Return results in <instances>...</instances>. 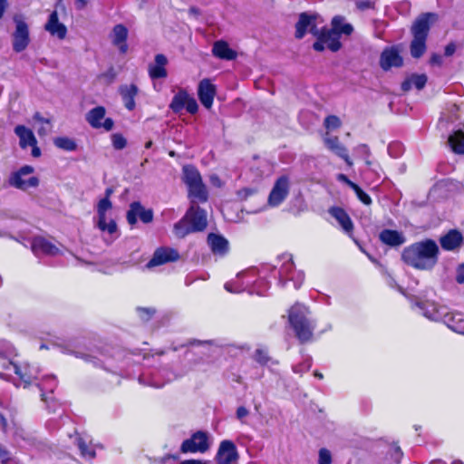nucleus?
Wrapping results in <instances>:
<instances>
[{"label":"nucleus","mask_w":464,"mask_h":464,"mask_svg":"<svg viewBox=\"0 0 464 464\" xmlns=\"http://www.w3.org/2000/svg\"><path fill=\"white\" fill-rule=\"evenodd\" d=\"M337 179L341 182L345 183L347 186H349L351 188H353L356 183L353 182L348 179V177L344 174H339L337 176Z\"/></svg>","instance_id":"58"},{"label":"nucleus","mask_w":464,"mask_h":464,"mask_svg":"<svg viewBox=\"0 0 464 464\" xmlns=\"http://www.w3.org/2000/svg\"><path fill=\"white\" fill-rule=\"evenodd\" d=\"M418 306L422 310L423 315L433 321H440L443 318L445 310L439 307L434 303L422 302L418 303Z\"/></svg>","instance_id":"33"},{"label":"nucleus","mask_w":464,"mask_h":464,"mask_svg":"<svg viewBox=\"0 0 464 464\" xmlns=\"http://www.w3.org/2000/svg\"><path fill=\"white\" fill-rule=\"evenodd\" d=\"M329 213L337 220L345 233L351 234L353 232V223L343 208L334 207L330 208Z\"/></svg>","instance_id":"29"},{"label":"nucleus","mask_w":464,"mask_h":464,"mask_svg":"<svg viewBox=\"0 0 464 464\" xmlns=\"http://www.w3.org/2000/svg\"><path fill=\"white\" fill-rule=\"evenodd\" d=\"M307 307L300 304H294L288 313L289 323L302 343L312 339L314 329V324L307 318Z\"/></svg>","instance_id":"4"},{"label":"nucleus","mask_w":464,"mask_h":464,"mask_svg":"<svg viewBox=\"0 0 464 464\" xmlns=\"http://www.w3.org/2000/svg\"><path fill=\"white\" fill-rule=\"evenodd\" d=\"M456 281L464 285V264L459 265L457 268Z\"/></svg>","instance_id":"54"},{"label":"nucleus","mask_w":464,"mask_h":464,"mask_svg":"<svg viewBox=\"0 0 464 464\" xmlns=\"http://www.w3.org/2000/svg\"><path fill=\"white\" fill-rule=\"evenodd\" d=\"M34 119L37 121H40V122H44V123H47V124H50V120L48 119H45L44 118L40 112H36L34 113Z\"/></svg>","instance_id":"62"},{"label":"nucleus","mask_w":464,"mask_h":464,"mask_svg":"<svg viewBox=\"0 0 464 464\" xmlns=\"http://www.w3.org/2000/svg\"><path fill=\"white\" fill-rule=\"evenodd\" d=\"M44 29L51 35L56 36L60 40L64 39L67 34V28L63 23L59 22L58 13L56 10L50 14L48 21L44 25Z\"/></svg>","instance_id":"21"},{"label":"nucleus","mask_w":464,"mask_h":464,"mask_svg":"<svg viewBox=\"0 0 464 464\" xmlns=\"http://www.w3.org/2000/svg\"><path fill=\"white\" fill-rule=\"evenodd\" d=\"M106 110L103 106H97L86 114V121L93 129H103L110 131L113 129L114 121L111 118H105Z\"/></svg>","instance_id":"11"},{"label":"nucleus","mask_w":464,"mask_h":464,"mask_svg":"<svg viewBox=\"0 0 464 464\" xmlns=\"http://www.w3.org/2000/svg\"><path fill=\"white\" fill-rule=\"evenodd\" d=\"M430 65L441 66L443 63L442 56L439 53H432L430 58Z\"/></svg>","instance_id":"52"},{"label":"nucleus","mask_w":464,"mask_h":464,"mask_svg":"<svg viewBox=\"0 0 464 464\" xmlns=\"http://www.w3.org/2000/svg\"><path fill=\"white\" fill-rule=\"evenodd\" d=\"M10 459V452L0 445V463L7 464Z\"/></svg>","instance_id":"51"},{"label":"nucleus","mask_w":464,"mask_h":464,"mask_svg":"<svg viewBox=\"0 0 464 464\" xmlns=\"http://www.w3.org/2000/svg\"><path fill=\"white\" fill-rule=\"evenodd\" d=\"M324 127L328 130L337 129L341 126L340 119L335 115H329L324 119Z\"/></svg>","instance_id":"46"},{"label":"nucleus","mask_w":464,"mask_h":464,"mask_svg":"<svg viewBox=\"0 0 464 464\" xmlns=\"http://www.w3.org/2000/svg\"><path fill=\"white\" fill-rule=\"evenodd\" d=\"M311 34L317 37L313 44V48L317 52H323L325 46L332 52H337L342 47L338 33L334 30L326 28L318 30L316 26H313Z\"/></svg>","instance_id":"7"},{"label":"nucleus","mask_w":464,"mask_h":464,"mask_svg":"<svg viewBox=\"0 0 464 464\" xmlns=\"http://www.w3.org/2000/svg\"><path fill=\"white\" fill-rule=\"evenodd\" d=\"M14 353V348L12 347L11 353L5 352V350L0 348V364L5 369H9L10 367H13V364H15L13 362L9 356H11Z\"/></svg>","instance_id":"41"},{"label":"nucleus","mask_w":464,"mask_h":464,"mask_svg":"<svg viewBox=\"0 0 464 464\" xmlns=\"http://www.w3.org/2000/svg\"><path fill=\"white\" fill-rule=\"evenodd\" d=\"M248 413H249L248 410L244 406H240L237 409V417L240 420H242L245 417H246L248 415Z\"/></svg>","instance_id":"57"},{"label":"nucleus","mask_w":464,"mask_h":464,"mask_svg":"<svg viewBox=\"0 0 464 464\" xmlns=\"http://www.w3.org/2000/svg\"><path fill=\"white\" fill-rule=\"evenodd\" d=\"M112 208V204L108 198H102L97 206V213H98V223L97 226L99 229L102 231H107L109 234L112 235L117 232V225L116 222L112 219L107 223L106 221V212Z\"/></svg>","instance_id":"14"},{"label":"nucleus","mask_w":464,"mask_h":464,"mask_svg":"<svg viewBox=\"0 0 464 464\" xmlns=\"http://www.w3.org/2000/svg\"><path fill=\"white\" fill-rule=\"evenodd\" d=\"M276 264L273 266L278 269V285L284 287L288 280L293 281L295 287L299 288L304 279L303 272L295 273V264L291 254L284 253L279 255L276 260Z\"/></svg>","instance_id":"6"},{"label":"nucleus","mask_w":464,"mask_h":464,"mask_svg":"<svg viewBox=\"0 0 464 464\" xmlns=\"http://www.w3.org/2000/svg\"><path fill=\"white\" fill-rule=\"evenodd\" d=\"M403 453L400 447H395L393 450L392 457L394 458L395 464H399L402 459Z\"/></svg>","instance_id":"55"},{"label":"nucleus","mask_w":464,"mask_h":464,"mask_svg":"<svg viewBox=\"0 0 464 464\" xmlns=\"http://www.w3.org/2000/svg\"><path fill=\"white\" fill-rule=\"evenodd\" d=\"M412 87V82L411 80V77L407 78L405 81L402 82L401 83V90L403 92H408L411 89Z\"/></svg>","instance_id":"59"},{"label":"nucleus","mask_w":464,"mask_h":464,"mask_svg":"<svg viewBox=\"0 0 464 464\" xmlns=\"http://www.w3.org/2000/svg\"><path fill=\"white\" fill-rule=\"evenodd\" d=\"M138 313L141 320L149 321L155 314V310L152 308H138Z\"/></svg>","instance_id":"49"},{"label":"nucleus","mask_w":464,"mask_h":464,"mask_svg":"<svg viewBox=\"0 0 464 464\" xmlns=\"http://www.w3.org/2000/svg\"><path fill=\"white\" fill-rule=\"evenodd\" d=\"M442 320L452 331L459 334H464V314L447 313L445 311Z\"/></svg>","instance_id":"32"},{"label":"nucleus","mask_w":464,"mask_h":464,"mask_svg":"<svg viewBox=\"0 0 464 464\" xmlns=\"http://www.w3.org/2000/svg\"><path fill=\"white\" fill-rule=\"evenodd\" d=\"M6 8V0H0V19L3 17Z\"/></svg>","instance_id":"64"},{"label":"nucleus","mask_w":464,"mask_h":464,"mask_svg":"<svg viewBox=\"0 0 464 464\" xmlns=\"http://www.w3.org/2000/svg\"><path fill=\"white\" fill-rule=\"evenodd\" d=\"M462 242L463 237L461 233L456 229L450 230L446 235L440 238L441 247L447 251H453L459 248Z\"/></svg>","instance_id":"25"},{"label":"nucleus","mask_w":464,"mask_h":464,"mask_svg":"<svg viewBox=\"0 0 464 464\" xmlns=\"http://www.w3.org/2000/svg\"><path fill=\"white\" fill-rule=\"evenodd\" d=\"M14 22L15 30L13 33V49L16 53H21L26 49L30 43L29 27L20 15H15Z\"/></svg>","instance_id":"9"},{"label":"nucleus","mask_w":464,"mask_h":464,"mask_svg":"<svg viewBox=\"0 0 464 464\" xmlns=\"http://www.w3.org/2000/svg\"><path fill=\"white\" fill-rule=\"evenodd\" d=\"M238 458V452L233 441L225 440L220 442L216 456L218 464H236Z\"/></svg>","instance_id":"16"},{"label":"nucleus","mask_w":464,"mask_h":464,"mask_svg":"<svg viewBox=\"0 0 464 464\" xmlns=\"http://www.w3.org/2000/svg\"><path fill=\"white\" fill-rule=\"evenodd\" d=\"M290 181L287 176L279 177L268 196V204L272 207L279 206L287 197L289 193Z\"/></svg>","instance_id":"13"},{"label":"nucleus","mask_w":464,"mask_h":464,"mask_svg":"<svg viewBox=\"0 0 464 464\" xmlns=\"http://www.w3.org/2000/svg\"><path fill=\"white\" fill-rule=\"evenodd\" d=\"M168 59L164 54H156L154 63H150L148 68L150 77L152 80L166 78L168 76V72L166 69Z\"/></svg>","instance_id":"22"},{"label":"nucleus","mask_w":464,"mask_h":464,"mask_svg":"<svg viewBox=\"0 0 464 464\" xmlns=\"http://www.w3.org/2000/svg\"><path fill=\"white\" fill-rule=\"evenodd\" d=\"M212 53L215 57L226 61L235 60L237 56V52L231 49L224 40H218L213 44Z\"/></svg>","instance_id":"27"},{"label":"nucleus","mask_w":464,"mask_h":464,"mask_svg":"<svg viewBox=\"0 0 464 464\" xmlns=\"http://www.w3.org/2000/svg\"><path fill=\"white\" fill-rule=\"evenodd\" d=\"M32 147V156L34 158H38L41 156V150L39 147H37V143H34V145H30Z\"/></svg>","instance_id":"61"},{"label":"nucleus","mask_w":464,"mask_h":464,"mask_svg":"<svg viewBox=\"0 0 464 464\" xmlns=\"http://www.w3.org/2000/svg\"><path fill=\"white\" fill-rule=\"evenodd\" d=\"M448 142L453 150L457 154L464 155V130H458L454 131L448 140Z\"/></svg>","instance_id":"36"},{"label":"nucleus","mask_w":464,"mask_h":464,"mask_svg":"<svg viewBox=\"0 0 464 464\" xmlns=\"http://www.w3.org/2000/svg\"><path fill=\"white\" fill-rule=\"evenodd\" d=\"M179 464H208L206 461L199 459H186L182 460Z\"/></svg>","instance_id":"63"},{"label":"nucleus","mask_w":464,"mask_h":464,"mask_svg":"<svg viewBox=\"0 0 464 464\" xmlns=\"http://www.w3.org/2000/svg\"><path fill=\"white\" fill-rule=\"evenodd\" d=\"M14 133L19 138V145L22 149L37 143L34 132L24 125H17L14 128Z\"/></svg>","instance_id":"34"},{"label":"nucleus","mask_w":464,"mask_h":464,"mask_svg":"<svg viewBox=\"0 0 464 464\" xmlns=\"http://www.w3.org/2000/svg\"><path fill=\"white\" fill-rule=\"evenodd\" d=\"M53 144L66 151H74L77 149L76 142L68 137H57L53 140Z\"/></svg>","instance_id":"39"},{"label":"nucleus","mask_w":464,"mask_h":464,"mask_svg":"<svg viewBox=\"0 0 464 464\" xmlns=\"http://www.w3.org/2000/svg\"><path fill=\"white\" fill-rule=\"evenodd\" d=\"M128 38V29L125 25L119 24L112 29L111 42L118 47L121 53L124 54L128 51V44L126 43Z\"/></svg>","instance_id":"24"},{"label":"nucleus","mask_w":464,"mask_h":464,"mask_svg":"<svg viewBox=\"0 0 464 464\" xmlns=\"http://www.w3.org/2000/svg\"><path fill=\"white\" fill-rule=\"evenodd\" d=\"M76 445L81 451V455L84 459H93L96 457V452L92 448H90L84 440L76 434Z\"/></svg>","instance_id":"38"},{"label":"nucleus","mask_w":464,"mask_h":464,"mask_svg":"<svg viewBox=\"0 0 464 464\" xmlns=\"http://www.w3.org/2000/svg\"><path fill=\"white\" fill-rule=\"evenodd\" d=\"M318 464H332V455L327 449H321L319 450Z\"/></svg>","instance_id":"48"},{"label":"nucleus","mask_w":464,"mask_h":464,"mask_svg":"<svg viewBox=\"0 0 464 464\" xmlns=\"http://www.w3.org/2000/svg\"><path fill=\"white\" fill-rule=\"evenodd\" d=\"M332 30H334L338 33V35L345 34L351 35L353 32V26L351 24L344 23V17L343 16H334L332 20Z\"/></svg>","instance_id":"37"},{"label":"nucleus","mask_w":464,"mask_h":464,"mask_svg":"<svg viewBox=\"0 0 464 464\" xmlns=\"http://www.w3.org/2000/svg\"><path fill=\"white\" fill-rule=\"evenodd\" d=\"M456 49H457V45L454 42L448 44L444 49V55L447 57L453 55L456 52Z\"/></svg>","instance_id":"53"},{"label":"nucleus","mask_w":464,"mask_h":464,"mask_svg":"<svg viewBox=\"0 0 464 464\" xmlns=\"http://www.w3.org/2000/svg\"><path fill=\"white\" fill-rule=\"evenodd\" d=\"M208 244L214 255L224 256L228 251V241L220 235L210 233Z\"/></svg>","instance_id":"30"},{"label":"nucleus","mask_w":464,"mask_h":464,"mask_svg":"<svg viewBox=\"0 0 464 464\" xmlns=\"http://www.w3.org/2000/svg\"><path fill=\"white\" fill-rule=\"evenodd\" d=\"M225 289L230 293H239L241 288L239 286H235V283L227 282L224 285Z\"/></svg>","instance_id":"56"},{"label":"nucleus","mask_w":464,"mask_h":464,"mask_svg":"<svg viewBox=\"0 0 464 464\" xmlns=\"http://www.w3.org/2000/svg\"><path fill=\"white\" fill-rule=\"evenodd\" d=\"M182 181L188 187V198L193 201L205 203L208 199V193L203 183L201 175L193 165H185L182 168Z\"/></svg>","instance_id":"5"},{"label":"nucleus","mask_w":464,"mask_h":464,"mask_svg":"<svg viewBox=\"0 0 464 464\" xmlns=\"http://www.w3.org/2000/svg\"><path fill=\"white\" fill-rule=\"evenodd\" d=\"M126 218L130 226L135 225L138 218L144 224H148L153 220V210L145 208L139 201H134L130 205Z\"/></svg>","instance_id":"15"},{"label":"nucleus","mask_w":464,"mask_h":464,"mask_svg":"<svg viewBox=\"0 0 464 464\" xmlns=\"http://www.w3.org/2000/svg\"><path fill=\"white\" fill-rule=\"evenodd\" d=\"M112 146L116 150H122L127 145L126 139L120 133H114L111 136Z\"/></svg>","instance_id":"45"},{"label":"nucleus","mask_w":464,"mask_h":464,"mask_svg":"<svg viewBox=\"0 0 464 464\" xmlns=\"http://www.w3.org/2000/svg\"><path fill=\"white\" fill-rule=\"evenodd\" d=\"M255 360L262 364L266 365L270 361V357L268 356V353L264 349H256L254 355Z\"/></svg>","instance_id":"44"},{"label":"nucleus","mask_w":464,"mask_h":464,"mask_svg":"<svg viewBox=\"0 0 464 464\" xmlns=\"http://www.w3.org/2000/svg\"><path fill=\"white\" fill-rule=\"evenodd\" d=\"M411 80L412 82V86L418 90H421L426 85L428 78L425 74H412L411 76Z\"/></svg>","instance_id":"42"},{"label":"nucleus","mask_w":464,"mask_h":464,"mask_svg":"<svg viewBox=\"0 0 464 464\" xmlns=\"http://www.w3.org/2000/svg\"><path fill=\"white\" fill-rule=\"evenodd\" d=\"M179 254L176 249L169 247H160L155 250L151 259L148 262L147 267H154L169 262L177 261Z\"/></svg>","instance_id":"17"},{"label":"nucleus","mask_w":464,"mask_h":464,"mask_svg":"<svg viewBox=\"0 0 464 464\" xmlns=\"http://www.w3.org/2000/svg\"><path fill=\"white\" fill-rule=\"evenodd\" d=\"M14 372L20 377V379L26 384H30L34 380L38 379V371L34 367L25 365L24 367L13 364Z\"/></svg>","instance_id":"35"},{"label":"nucleus","mask_w":464,"mask_h":464,"mask_svg":"<svg viewBox=\"0 0 464 464\" xmlns=\"http://www.w3.org/2000/svg\"><path fill=\"white\" fill-rule=\"evenodd\" d=\"M34 171V169L30 165L21 167L9 177V185L21 190H26L29 188H36L39 185V179L37 177H31L27 179L24 178V176L29 175Z\"/></svg>","instance_id":"8"},{"label":"nucleus","mask_w":464,"mask_h":464,"mask_svg":"<svg viewBox=\"0 0 464 464\" xmlns=\"http://www.w3.org/2000/svg\"><path fill=\"white\" fill-rule=\"evenodd\" d=\"M139 92V89L137 85L131 84H123L119 87V93L123 101L125 108L131 111L135 109V97Z\"/></svg>","instance_id":"23"},{"label":"nucleus","mask_w":464,"mask_h":464,"mask_svg":"<svg viewBox=\"0 0 464 464\" xmlns=\"http://www.w3.org/2000/svg\"><path fill=\"white\" fill-rule=\"evenodd\" d=\"M31 249L36 256H54L60 254V249L43 237H36L32 240Z\"/></svg>","instance_id":"18"},{"label":"nucleus","mask_w":464,"mask_h":464,"mask_svg":"<svg viewBox=\"0 0 464 464\" xmlns=\"http://www.w3.org/2000/svg\"><path fill=\"white\" fill-rule=\"evenodd\" d=\"M311 366H312V359L306 358L305 360H304L303 362L294 365L293 371L295 373H303V372L309 371Z\"/></svg>","instance_id":"47"},{"label":"nucleus","mask_w":464,"mask_h":464,"mask_svg":"<svg viewBox=\"0 0 464 464\" xmlns=\"http://www.w3.org/2000/svg\"><path fill=\"white\" fill-rule=\"evenodd\" d=\"M440 249L432 239H424L405 247L401 258L407 265L420 270L433 268L439 260Z\"/></svg>","instance_id":"1"},{"label":"nucleus","mask_w":464,"mask_h":464,"mask_svg":"<svg viewBox=\"0 0 464 464\" xmlns=\"http://www.w3.org/2000/svg\"><path fill=\"white\" fill-rule=\"evenodd\" d=\"M352 189L355 192L358 199L362 201L363 204L367 206L372 204L371 197L367 193H365L357 184H355V186Z\"/></svg>","instance_id":"43"},{"label":"nucleus","mask_w":464,"mask_h":464,"mask_svg":"<svg viewBox=\"0 0 464 464\" xmlns=\"http://www.w3.org/2000/svg\"><path fill=\"white\" fill-rule=\"evenodd\" d=\"M437 19L438 15L434 13H423L412 23L411 27L412 39L410 44V53L412 58L420 59L426 53L428 35Z\"/></svg>","instance_id":"2"},{"label":"nucleus","mask_w":464,"mask_h":464,"mask_svg":"<svg viewBox=\"0 0 464 464\" xmlns=\"http://www.w3.org/2000/svg\"><path fill=\"white\" fill-rule=\"evenodd\" d=\"M191 199V206L185 216L174 225V233L179 238L194 232L203 231L208 226L207 213Z\"/></svg>","instance_id":"3"},{"label":"nucleus","mask_w":464,"mask_h":464,"mask_svg":"<svg viewBox=\"0 0 464 464\" xmlns=\"http://www.w3.org/2000/svg\"><path fill=\"white\" fill-rule=\"evenodd\" d=\"M402 64L403 59L396 47L385 48L381 53L380 66L382 70L388 71L392 67H401Z\"/></svg>","instance_id":"19"},{"label":"nucleus","mask_w":464,"mask_h":464,"mask_svg":"<svg viewBox=\"0 0 464 464\" xmlns=\"http://www.w3.org/2000/svg\"><path fill=\"white\" fill-rule=\"evenodd\" d=\"M209 449L208 437L204 431L195 432L189 439L185 440L181 446L182 453L206 452Z\"/></svg>","instance_id":"12"},{"label":"nucleus","mask_w":464,"mask_h":464,"mask_svg":"<svg viewBox=\"0 0 464 464\" xmlns=\"http://www.w3.org/2000/svg\"><path fill=\"white\" fill-rule=\"evenodd\" d=\"M315 14H308L307 13H302L299 15L298 22L295 24V37L302 39L306 32L311 33V28L315 25Z\"/></svg>","instance_id":"26"},{"label":"nucleus","mask_w":464,"mask_h":464,"mask_svg":"<svg viewBox=\"0 0 464 464\" xmlns=\"http://www.w3.org/2000/svg\"><path fill=\"white\" fill-rule=\"evenodd\" d=\"M357 9L360 11H365L367 9H374L375 3L371 0H360L355 3Z\"/></svg>","instance_id":"50"},{"label":"nucleus","mask_w":464,"mask_h":464,"mask_svg":"<svg viewBox=\"0 0 464 464\" xmlns=\"http://www.w3.org/2000/svg\"><path fill=\"white\" fill-rule=\"evenodd\" d=\"M325 146L336 154L338 157L342 158L349 166L353 164L350 160V157L347 153V150L343 145H342L339 141L338 137H325L324 138Z\"/></svg>","instance_id":"31"},{"label":"nucleus","mask_w":464,"mask_h":464,"mask_svg":"<svg viewBox=\"0 0 464 464\" xmlns=\"http://www.w3.org/2000/svg\"><path fill=\"white\" fill-rule=\"evenodd\" d=\"M56 386H57V381L54 376L44 377L43 382L41 383H38V387L43 392H42V400L44 401H47L44 391L53 392V390L56 388Z\"/></svg>","instance_id":"40"},{"label":"nucleus","mask_w":464,"mask_h":464,"mask_svg":"<svg viewBox=\"0 0 464 464\" xmlns=\"http://www.w3.org/2000/svg\"><path fill=\"white\" fill-rule=\"evenodd\" d=\"M216 92V86L210 82L209 79H203L199 82L198 87V96L205 108L210 109L212 107Z\"/></svg>","instance_id":"20"},{"label":"nucleus","mask_w":464,"mask_h":464,"mask_svg":"<svg viewBox=\"0 0 464 464\" xmlns=\"http://www.w3.org/2000/svg\"><path fill=\"white\" fill-rule=\"evenodd\" d=\"M379 238L382 243L392 247L400 246L406 241V238L401 232L392 229H383L380 233Z\"/></svg>","instance_id":"28"},{"label":"nucleus","mask_w":464,"mask_h":464,"mask_svg":"<svg viewBox=\"0 0 464 464\" xmlns=\"http://www.w3.org/2000/svg\"><path fill=\"white\" fill-rule=\"evenodd\" d=\"M184 108L190 114H195L198 110V105L194 97L184 90L180 89L172 98L169 109L174 113H179Z\"/></svg>","instance_id":"10"},{"label":"nucleus","mask_w":464,"mask_h":464,"mask_svg":"<svg viewBox=\"0 0 464 464\" xmlns=\"http://www.w3.org/2000/svg\"><path fill=\"white\" fill-rule=\"evenodd\" d=\"M0 348L5 352L11 353L12 345L5 340H0Z\"/></svg>","instance_id":"60"}]
</instances>
